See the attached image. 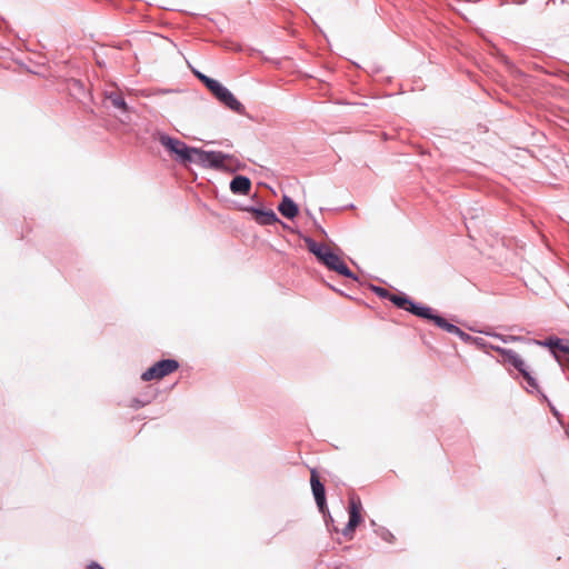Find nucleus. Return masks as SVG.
Here are the masks:
<instances>
[{
  "mask_svg": "<svg viewBox=\"0 0 569 569\" xmlns=\"http://www.w3.org/2000/svg\"><path fill=\"white\" fill-rule=\"evenodd\" d=\"M170 156L183 164L196 163L204 168L221 170H234L232 158L219 151H203L199 148H190L187 144H164Z\"/></svg>",
  "mask_w": 569,
  "mask_h": 569,
  "instance_id": "nucleus-1",
  "label": "nucleus"
},
{
  "mask_svg": "<svg viewBox=\"0 0 569 569\" xmlns=\"http://www.w3.org/2000/svg\"><path fill=\"white\" fill-rule=\"evenodd\" d=\"M390 301L398 308L409 311L417 317L431 320L439 328L460 337L462 340H468L470 338L469 335L463 332L457 326L449 323L445 318L435 315L431 308L416 305L405 293H392V296H390Z\"/></svg>",
  "mask_w": 569,
  "mask_h": 569,
  "instance_id": "nucleus-2",
  "label": "nucleus"
},
{
  "mask_svg": "<svg viewBox=\"0 0 569 569\" xmlns=\"http://www.w3.org/2000/svg\"><path fill=\"white\" fill-rule=\"evenodd\" d=\"M305 243L308 250L313 253L317 259L325 264L328 269L337 273L355 279L352 271L342 260L341 250L338 247H330L325 243H318L311 238H305Z\"/></svg>",
  "mask_w": 569,
  "mask_h": 569,
  "instance_id": "nucleus-3",
  "label": "nucleus"
},
{
  "mask_svg": "<svg viewBox=\"0 0 569 569\" xmlns=\"http://www.w3.org/2000/svg\"><path fill=\"white\" fill-rule=\"evenodd\" d=\"M212 97L224 108L232 112L243 116L246 113L244 106L236 98V96L220 81L209 91Z\"/></svg>",
  "mask_w": 569,
  "mask_h": 569,
  "instance_id": "nucleus-4",
  "label": "nucleus"
},
{
  "mask_svg": "<svg viewBox=\"0 0 569 569\" xmlns=\"http://www.w3.org/2000/svg\"><path fill=\"white\" fill-rule=\"evenodd\" d=\"M495 351H497L501 357L503 362H508L512 365L525 378L527 383L535 389H538V383L536 379L529 373L526 368L525 361L511 349H505L501 347H492Z\"/></svg>",
  "mask_w": 569,
  "mask_h": 569,
  "instance_id": "nucleus-5",
  "label": "nucleus"
},
{
  "mask_svg": "<svg viewBox=\"0 0 569 569\" xmlns=\"http://www.w3.org/2000/svg\"><path fill=\"white\" fill-rule=\"evenodd\" d=\"M495 351H497L501 357L503 362H508L512 365L525 378L527 383L535 389H538V383L536 379L529 373L526 368L525 361L511 349H505L501 347H492Z\"/></svg>",
  "mask_w": 569,
  "mask_h": 569,
  "instance_id": "nucleus-6",
  "label": "nucleus"
},
{
  "mask_svg": "<svg viewBox=\"0 0 569 569\" xmlns=\"http://www.w3.org/2000/svg\"><path fill=\"white\" fill-rule=\"evenodd\" d=\"M179 368V362L173 359H164L156 362L152 367H150L148 370H146L141 379L143 381H151V380H160Z\"/></svg>",
  "mask_w": 569,
  "mask_h": 569,
  "instance_id": "nucleus-7",
  "label": "nucleus"
},
{
  "mask_svg": "<svg viewBox=\"0 0 569 569\" xmlns=\"http://www.w3.org/2000/svg\"><path fill=\"white\" fill-rule=\"evenodd\" d=\"M537 343L549 348L561 366H565L568 362L567 356H569V340L549 338L545 341H538Z\"/></svg>",
  "mask_w": 569,
  "mask_h": 569,
  "instance_id": "nucleus-8",
  "label": "nucleus"
},
{
  "mask_svg": "<svg viewBox=\"0 0 569 569\" xmlns=\"http://www.w3.org/2000/svg\"><path fill=\"white\" fill-rule=\"evenodd\" d=\"M362 505L358 497H350L349 499V522L342 530L343 536L352 538L355 529L362 521L361 517Z\"/></svg>",
  "mask_w": 569,
  "mask_h": 569,
  "instance_id": "nucleus-9",
  "label": "nucleus"
},
{
  "mask_svg": "<svg viewBox=\"0 0 569 569\" xmlns=\"http://www.w3.org/2000/svg\"><path fill=\"white\" fill-rule=\"evenodd\" d=\"M310 485L316 503L319 510L325 513L327 511L326 490L316 469L310 470Z\"/></svg>",
  "mask_w": 569,
  "mask_h": 569,
  "instance_id": "nucleus-10",
  "label": "nucleus"
},
{
  "mask_svg": "<svg viewBox=\"0 0 569 569\" xmlns=\"http://www.w3.org/2000/svg\"><path fill=\"white\" fill-rule=\"evenodd\" d=\"M230 190L234 194H249L251 190V180L244 176H236L230 182Z\"/></svg>",
  "mask_w": 569,
  "mask_h": 569,
  "instance_id": "nucleus-11",
  "label": "nucleus"
},
{
  "mask_svg": "<svg viewBox=\"0 0 569 569\" xmlns=\"http://www.w3.org/2000/svg\"><path fill=\"white\" fill-rule=\"evenodd\" d=\"M106 99L108 101H110L112 107L114 109L119 110V112L121 114H128L131 110V108L128 106L124 97L120 92H117V91L106 92Z\"/></svg>",
  "mask_w": 569,
  "mask_h": 569,
  "instance_id": "nucleus-12",
  "label": "nucleus"
},
{
  "mask_svg": "<svg viewBox=\"0 0 569 569\" xmlns=\"http://www.w3.org/2000/svg\"><path fill=\"white\" fill-rule=\"evenodd\" d=\"M278 210L283 217L288 219H293L298 214L297 204L287 196L283 197L278 207Z\"/></svg>",
  "mask_w": 569,
  "mask_h": 569,
  "instance_id": "nucleus-13",
  "label": "nucleus"
},
{
  "mask_svg": "<svg viewBox=\"0 0 569 569\" xmlns=\"http://www.w3.org/2000/svg\"><path fill=\"white\" fill-rule=\"evenodd\" d=\"M254 220L260 224H272L278 221L276 213L272 210L252 209Z\"/></svg>",
  "mask_w": 569,
  "mask_h": 569,
  "instance_id": "nucleus-14",
  "label": "nucleus"
},
{
  "mask_svg": "<svg viewBox=\"0 0 569 569\" xmlns=\"http://www.w3.org/2000/svg\"><path fill=\"white\" fill-rule=\"evenodd\" d=\"M193 76L207 88L208 91H210L216 83L218 82L217 79H213L203 72L199 71L198 69L192 68Z\"/></svg>",
  "mask_w": 569,
  "mask_h": 569,
  "instance_id": "nucleus-15",
  "label": "nucleus"
},
{
  "mask_svg": "<svg viewBox=\"0 0 569 569\" xmlns=\"http://www.w3.org/2000/svg\"><path fill=\"white\" fill-rule=\"evenodd\" d=\"M156 142H182L179 138L172 137L166 132H157Z\"/></svg>",
  "mask_w": 569,
  "mask_h": 569,
  "instance_id": "nucleus-16",
  "label": "nucleus"
},
{
  "mask_svg": "<svg viewBox=\"0 0 569 569\" xmlns=\"http://www.w3.org/2000/svg\"><path fill=\"white\" fill-rule=\"evenodd\" d=\"M371 290L380 298L390 300V296H392L391 292H389L387 289L382 287L372 286Z\"/></svg>",
  "mask_w": 569,
  "mask_h": 569,
  "instance_id": "nucleus-17",
  "label": "nucleus"
},
{
  "mask_svg": "<svg viewBox=\"0 0 569 569\" xmlns=\"http://www.w3.org/2000/svg\"><path fill=\"white\" fill-rule=\"evenodd\" d=\"M72 88L78 89L79 91L84 92V84L81 80L73 79L72 80Z\"/></svg>",
  "mask_w": 569,
  "mask_h": 569,
  "instance_id": "nucleus-18",
  "label": "nucleus"
},
{
  "mask_svg": "<svg viewBox=\"0 0 569 569\" xmlns=\"http://www.w3.org/2000/svg\"><path fill=\"white\" fill-rule=\"evenodd\" d=\"M0 29L9 30V23L2 16H0Z\"/></svg>",
  "mask_w": 569,
  "mask_h": 569,
  "instance_id": "nucleus-19",
  "label": "nucleus"
},
{
  "mask_svg": "<svg viewBox=\"0 0 569 569\" xmlns=\"http://www.w3.org/2000/svg\"><path fill=\"white\" fill-rule=\"evenodd\" d=\"M382 538L388 541V542H392L395 537L391 532L387 531L385 535H382Z\"/></svg>",
  "mask_w": 569,
  "mask_h": 569,
  "instance_id": "nucleus-20",
  "label": "nucleus"
},
{
  "mask_svg": "<svg viewBox=\"0 0 569 569\" xmlns=\"http://www.w3.org/2000/svg\"><path fill=\"white\" fill-rule=\"evenodd\" d=\"M88 569H104L102 568L98 562H91L89 566H88Z\"/></svg>",
  "mask_w": 569,
  "mask_h": 569,
  "instance_id": "nucleus-21",
  "label": "nucleus"
},
{
  "mask_svg": "<svg viewBox=\"0 0 569 569\" xmlns=\"http://www.w3.org/2000/svg\"><path fill=\"white\" fill-rule=\"evenodd\" d=\"M512 2L516 4H525L527 0H512Z\"/></svg>",
  "mask_w": 569,
  "mask_h": 569,
  "instance_id": "nucleus-22",
  "label": "nucleus"
},
{
  "mask_svg": "<svg viewBox=\"0 0 569 569\" xmlns=\"http://www.w3.org/2000/svg\"><path fill=\"white\" fill-rule=\"evenodd\" d=\"M174 90L172 89H162L160 92L161 93H169V92H173Z\"/></svg>",
  "mask_w": 569,
  "mask_h": 569,
  "instance_id": "nucleus-23",
  "label": "nucleus"
},
{
  "mask_svg": "<svg viewBox=\"0 0 569 569\" xmlns=\"http://www.w3.org/2000/svg\"><path fill=\"white\" fill-rule=\"evenodd\" d=\"M198 141L201 142V143H204V142H216L214 140H203V139H199Z\"/></svg>",
  "mask_w": 569,
  "mask_h": 569,
  "instance_id": "nucleus-24",
  "label": "nucleus"
},
{
  "mask_svg": "<svg viewBox=\"0 0 569 569\" xmlns=\"http://www.w3.org/2000/svg\"><path fill=\"white\" fill-rule=\"evenodd\" d=\"M97 63H98V66H100V67H103V66H104V62H103V61H100L98 58H97Z\"/></svg>",
  "mask_w": 569,
  "mask_h": 569,
  "instance_id": "nucleus-25",
  "label": "nucleus"
},
{
  "mask_svg": "<svg viewBox=\"0 0 569 569\" xmlns=\"http://www.w3.org/2000/svg\"><path fill=\"white\" fill-rule=\"evenodd\" d=\"M549 4V0L545 1L543 6L547 7Z\"/></svg>",
  "mask_w": 569,
  "mask_h": 569,
  "instance_id": "nucleus-26",
  "label": "nucleus"
},
{
  "mask_svg": "<svg viewBox=\"0 0 569 569\" xmlns=\"http://www.w3.org/2000/svg\"><path fill=\"white\" fill-rule=\"evenodd\" d=\"M399 142L405 143V142H407V140L401 138Z\"/></svg>",
  "mask_w": 569,
  "mask_h": 569,
  "instance_id": "nucleus-27",
  "label": "nucleus"
}]
</instances>
